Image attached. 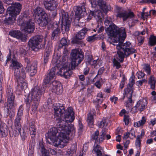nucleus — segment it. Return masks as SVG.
I'll use <instances>...</instances> for the list:
<instances>
[{"instance_id":"a19ab883","label":"nucleus","mask_w":156,"mask_h":156,"mask_svg":"<svg viewBox=\"0 0 156 156\" xmlns=\"http://www.w3.org/2000/svg\"><path fill=\"white\" fill-rule=\"evenodd\" d=\"M50 54L51 52L50 51H46L44 55V61L45 63H46L48 62Z\"/></svg>"},{"instance_id":"c756f323","label":"nucleus","mask_w":156,"mask_h":156,"mask_svg":"<svg viewBox=\"0 0 156 156\" xmlns=\"http://www.w3.org/2000/svg\"><path fill=\"white\" fill-rule=\"evenodd\" d=\"M146 118L144 116H143L141 119L138 122L134 123V126L136 127H138L143 126L146 122Z\"/></svg>"},{"instance_id":"4468645a","label":"nucleus","mask_w":156,"mask_h":156,"mask_svg":"<svg viewBox=\"0 0 156 156\" xmlns=\"http://www.w3.org/2000/svg\"><path fill=\"white\" fill-rule=\"evenodd\" d=\"M116 16L117 17L122 18L123 21H125L128 18H132L134 15L131 11H119L117 12Z\"/></svg>"},{"instance_id":"4be33fe9","label":"nucleus","mask_w":156,"mask_h":156,"mask_svg":"<svg viewBox=\"0 0 156 156\" xmlns=\"http://www.w3.org/2000/svg\"><path fill=\"white\" fill-rule=\"evenodd\" d=\"M36 21L40 26L42 27L45 26L48 23V18L47 16L44 17L40 18Z\"/></svg>"},{"instance_id":"49530a36","label":"nucleus","mask_w":156,"mask_h":156,"mask_svg":"<svg viewBox=\"0 0 156 156\" xmlns=\"http://www.w3.org/2000/svg\"><path fill=\"white\" fill-rule=\"evenodd\" d=\"M23 108L22 105H20L18 110L17 115L21 116L22 115L23 112Z\"/></svg>"},{"instance_id":"338daca9","label":"nucleus","mask_w":156,"mask_h":156,"mask_svg":"<svg viewBox=\"0 0 156 156\" xmlns=\"http://www.w3.org/2000/svg\"><path fill=\"white\" fill-rule=\"evenodd\" d=\"M89 68L87 67H86L84 69L83 73L85 75H87L89 72Z\"/></svg>"},{"instance_id":"0e129e2a","label":"nucleus","mask_w":156,"mask_h":156,"mask_svg":"<svg viewBox=\"0 0 156 156\" xmlns=\"http://www.w3.org/2000/svg\"><path fill=\"white\" fill-rule=\"evenodd\" d=\"M25 63L26 64V66H30V60L28 58H25Z\"/></svg>"},{"instance_id":"dca6fc26","label":"nucleus","mask_w":156,"mask_h":156,"mask_svg":"<svg viewBox=\"0 0 156 156\" xmlns=\"http://www.w3.org/2000/svg\"><path fill=\"white\" fill-rule=\"evenodd\" d=\"M90 13L92 16H94L98 24L101 25L102 24L103 16L100 10H98L95 12L90 11Z\"/></svg>"},{"instance_id":"37998d69","label":"nucleus","mask_w":156,"mask_h":156,"mask_svg":"<svg viewBox=\"0 0 156 156\" xmlns=\"http://www.w3.org/2000/svg\"><path fill=\"white\" fill-rule=\"evenodd\" d=\"M149 44L151 46L156 44V37L154 36H151L150 38Z\"/></svg>"},{"instance_id":"6e6552de","label":"nucleus","mask_w":156,"mask_h":156,"mask_svg":"<svg viewBox=\"0 0 156 156\" xmlns=\"http://www.w3.org/2000/svg\"><path fill=\"white\" fill-rule=\"evenodd\" d=\"M18 24L26 32L28 33L33 32L35 28L34 23L29 17L23 16L17 20Z\"/></svg>"},{"instance_id":"39448f33","label":"nucleus","mask_w":156,"mask_h":156,"mask_svg":"<svg viewBox=\"0 0 156 156\" xmlns=\"http://www.w3.org/2000/svg\"><path fill=\"white\" fill-rule=\"evenodd\" d=\"M105 24L106 26L109 27H105V31L109 37H113L114 36L118 35L119 39L121 37L122 40H124L126 37V34L125 29L124 27L119 28L115 25L112 24V20L110 18H107L105 21Z\"/></svg>"},{"instance_id":"6ab92c4d","label":"nucleus","mask_w":156,"mask_h":156,"mask_svg":"<svg viewBox=\"0 0 156 156\" xmlns=\"http://www.w3.org/2000/svg\"><path fill=\"white\" fill-rule=\"evenodd\" d=\"M0 134L2 136L5 137L8 135L7 126L5 123L2 122L0 120Z\"/></svg>"},{"instance_id":"bb28decb","label":"nucleus","mask_w":156,"mask_h":156,"mask_svg":"<svg viewBox=\"0 0 156 156\" xmlns=\"http://www.w3.org/2000/svg\"><path fill=\"white\" fill-rule=\"evenodd\" d=\"M133 84L129 83L127 86V91H128V93L127 94V96L128 98V101L130 103H131L132 101V91H131V89Z\"/></svg>"},{"instance_id":"8fccbe9b","label":"nucleus","mask_w":156,"mask_h":156,"mask_svg":"<svg viewBox=\"0 0 156 156\" xmlns=\"http://www.w3.org/2000/svg\"><path fill=\"white\" fill-rule=\"evenodd\" d=\"M4 76L3 72L0 69V90L1 89L2 83Z\"/></svg>"},{"instance_id":"423d86ee","label":"nucleus","mask_w":156,"mask_h":156,"mask_svg":"<svg viewBox=\"0 0 156 156\" xmlns=\"http://www.w3.org/2000/svg\"><path fill=\"white\" fill-rule=\"evenodd\" d=\"M41 94L42 91L40 90V87L38 86H36L31 89L27 97H26L25 99V101L27 105H30L31 102L33 103L32 112H34V113L37 110Z\"/></svg>"},{"instance_id":"774afa93","label":"nucleus","mask_w":156,"mask_h":156,"mask_svg":"<svg viewBox=\"0 0 156 156\" xmlns=\"http://www.w3.org/2000/svg\"><path fill=\"white\" fill-rule=\"evenodd\" d=\"M150 15L151 14L154 16H156V11L154 10H151L150 11Z\"/></svg>"},{"instance_id":"13d9d810","label":"nucleus","mask_w":156,"mask_h":156,"mask_svg":"<svg viewBox=\"0 0 156 156\" xmlns=\"http://www.w3.org/2000/svg\"><path fill=\"white\" fill-rule=\"evenodd\" d=\"M20 52L23 56L24 55H25L26 54V50L23 48H20Z\"/></svg>"},{"instance_id":"603ef678","label":"nucleus","mask_w":156,"mask_h":156,"mask_svg":"<svg viewBox=\"0 0 156 156\" xmlns=\"http://www.w3.org/2000/svg\"><path fill=\"white\" fill-rule=\"evenodd\" d=\"M151 94L152 95V101L155 103H156V92L155 91H153L151 92Z\"/></svg>"},{"instance_id":"79ce46f5","label":"nucleus","mask_w":156,"mask_h":156,"mask_svg":"<svg viewBox=\"0 0 156 156\" xmlns=\"http://www.w3.org/2000/svg\"><path fill=\"white\" fill-rule=\"evenodd\" d=\"M102 24H101V25L100 24H98V25L95 31H97V32L98 33L102 32L104 30V27L102 26Z\"/></svg>"},{"instance_id":"864d4df0","label":"nucleus","mask_w":156,"mask_h":156,"mask_svg":"<svg viewBox=\"0 0 156 156\" xmlns=\"http://www.w3.org/2000/svg\"><path fill=\"white\" fill-rule=\"evenodd\" d=\"M95 40L94 36H91L88 37L87 39V41L89 42H92L94 41Z\"/></svg>"},{"instance_id":"0eeeda50","label":"nucleus","mask_w":156,"mask_h":156,"mask_svg":"<svg viewBox=\"0 0 156 156\" xmlns=\"http://www.w3.org/2000/svg\"><path fill=\"white\" fill-rule=\"evenodd\" d=\"M21 5L19 3H15L7 9L6 17L4 20L5 24L12 25L15 23L17 15L21 11Z\"/></svg>"},{"instance_id":"a211bd4d","label":"nucleus","mask_w":156,"mask_h":156,"mask_svg":"<svg viewBox=\"0 0 156 156\" xmlns=\"http://www.w3.org/2000/svg\"><path fill=\"white\" fill-rule=\"evenodd\" d=\"M37 65L35 63L32 64L31 65L26 66L25 68L26 72L28 73L30 75L32 76L35 75L37 72Z\"/></svg>"},{"instance_id":"ddd939ff","label":"nucleus","mask_w":156,"mask_h":156,"mask_svg":"<svg viewBox=\"0 0 156 156\" xmlns=\"http://www.w3.org/2000/svg\"><path fill=\"white\" fill-rule=\"evenodd\" d=\"M6 93L7 105L9 108L11 109L16 105L14 101L15 97L13 94L12 89L10 87L7 88Z\"/></svg>"},{"instance_id":"f8f14e48","label":"nucleus","mask_w":156,"mask_h":156,"mask_svg":"<svg viewBox=\"0 0 156 156\" xmlns=\"http://www.w3.org/2000/svg\"><path fill=\"white\" fill-rule=\"evenodd\" d=\"M147 104V100L146 99L140 100L137 102L136 105L132 108L131 110L134 113L138 111L142 112L146 108Z\"/></svg>"},{"instance_id":"f257e3e1","label":"nucleus","mask_w":156,"mask_h":156,"mask_svg":"<svg viewBox=\"0 0 156 156\" xmlns=\"http://www.w3.org/2000/svg\"><path fill=\"white\" fill-rule=\"evenodd\" d=\"M72 61L68 64L66 61L67 56H63L62 61L59 60L60 55L55 53L52 58L51 63L54 66L50 70L49 74L47 75L44 80V83L47 84V86L51 92L60 95L62 92V87L60 83L56 80L52 81L55 78V73H57L65 78H68L72 74L70 69L73 70L83 60V58L81 49L73 50L71 53Z\"/></svg>"},{"instance_id":"f704fd0d","label":"nucleus","mask_w":156,"mask_h":156,"mask_svg":"<svg viewBox=\"0 0 156 156\" xmlns=\"http://www.w3.org/2000/svg\"><path fill=\"white\" fill-rule=\"evenodd\" d=\"M156 81L154 77L152 76L149 79V84L150 85L152 89H154L155 87Z\"/></svg>"},{"instance_id":"052dcab7","label":"nucleus","mask_w":156,"mask_h":156,"mask_svg":"<svg viewBox=\"0 0 156 156\" xmlns=\"http://www.w3.org/2000/svg\"><path fill=\"white\" fill-rule=\"evenodd\" d=\"M4 11V9L3 6L2 2L0 0V14L2 13Z\"/></svg>"},{"instance_id":"09e8293b","label":"nucleus","mask_w":156,"mask_h":156,"mask_svg":"<svg viewBox=\"0 0 156 156\" xmlns=\"http://www.w3.org/2000/svg\"><path fill=\"white\" fill-rule=\"evenodd\" d=\"M41 152L42 155L44 156H48L49 155L48 151L43 147L41 148Z\"/></svg>"},{"instance_id":"a18cd8bd","label":"nucleus","mask_w":156,"mask_h":156,"mask_svg":"<svg viewBox=\"0 0 156 156\" xmlns=\"http://www.w3.org/2000/svg\"><path fill=\"white\" fill-rule=\"evenodd\" d=\"M136 75L138 79H141L144 76L145 74L142 72L138 71L136 73Z\"/></svg>"},{"instance_id":"c9c22d12","label":"nucleus","mask_w":156,"mask_h":156,"mask_svg":"<svg viewBox=\"0 0 156 156\" xmlns=\"http://www.w3.org/2000/svg\"><path fill=\"white\" fill-rule=\"evenodd\" d=\"M89 1L91 4L92 7H95L97 5H98L99 6L100 9L102 10L104 12H105L108 11H104L103 9H102L101 8L100 6L99 5L98 3V2H100L99 0L97 2H96V0H89Z\"/></svg>"},{"instance_id":"2eb2a0df","label":"nucleus","mask_w":156,"mask_h":156,"mask_svg":"<svg viewBox=\"0 0 156 156\" xmlns=\"http://www.w3.org/2000/svg\"><path fill=\"white\" fill-rule=\"evenodd\" d=\"M33 12V15L34 16V19L35 21L42 17H44L47 15L43 9L39 7L35 9Z\"/></svg>"},{"instance_id":"393cba45","label":"nucleus","mask_w":156,"mask_h":156,"mask_svg":"<svg viewBox=\"0 0 156 156\" xmlns=\"http://www.w3.org/2000/svg\"><path fill=\"white\" fill-rule=\"evenodd\" d=\"M21 118V116H17L15 122V125L16 129L19 132V133H20L21 130V125L20 121Z\"/></svg>"},{"instance_id":"72a5a7b5","label":"nucleus","mask_w":156,"mask_h":156,"mask_svg":"<svg viewBox=\"0 0 156 156\" xmlns=\"http://www.w3.org/2000/svg\"><path fill=\"white\" fill-rule=\"evenodd\" d=\"M107 133L106 129H102L100 133V135L99 138V141L102 142L105 139L106 135Z\"/></svg>"},{"instance_id":"f3484780","label":"nucleus","mask_w":156,"mask_h":156,"mask_svg":"<svg viewBox=\"0 0 156 156\" xmlns=\"http://www.w3.org/2000/svg\"><path fill=\"white\" fill-rule=\"evenodd\" d=\"M9 34L11 36L20 39L22 41H25L27 40V38L25 35L22 34L20 31H10Z\"/></svg>"},{"instance_id":"9d476101","label":"nucleus","mask_w":156,"mask_h":156,"mask_svg":"<svg viewBox=\"0 0 156 156\" xmlns=\"http://www.w3.org/2000/svg\"><path fill=\"white\" fill-rule=\"evenodd\" d=\"M43 37L37 35L31 37L29 41L28 45L33 50L37 48L43 41Z\"/></svg>"},{"instance_id":"bf43d9fd","label":"nucleus","mask_w":156,"mask_h":156,"mask_svg":"<svg viewBox=\"0 0 156 156\" xmlns=\"http://www.w3.org/2000/svg\"><path fill=\"white\" fill-rule=\"evenodd\" d=\"M129 132H126L124 134V136L123 137V142H124L125 140L129 137Z\"/></svg>"},{"instance_id":"58836bf2","label":"nucleus","mask_w":156,"mask_h":156,"mask_svg":"<svg viewBox=\"0 0 156 156\" xmlns=\"http://www.w3.org/2000/svg\"><path fill=\"white\" fill-rule=\"evenodd\" d=\"M143 66L145 71L148 74H150L151 72L150 65L148 64H144L143 65Z\"/></svg>"},{"instance_id":"de8ad7c7","label":"nucleus","mask_w":156,"mask_h":156,"mask_svg":"<svg viewBox=\"0 0 156 156\" xmlns=\"http://www.w3.org/2000/svg\"><path fill=\"white\" fill-rule=\"evenodd\" d=\"M129 116L128 115H124L123 120L126 125H128L129 123Z\"/></svg>"},{"instance_id":"2f4dec72","label":"nucleus","mask_w":156,"mask_h":156,"mask_svg":"<svg viewBox=\"0 0 156 156\" xmlns=\"http://www.w3.org/2000/svg\"><path fill=\"white\" fill-rule=\"evenodd\" d=\"M99 134V131L97 130L91 136V139L92 140H95V143H100L101 142L99 141L98 137Z\"/></svg>"},{"instance_id":"c85d7f7f","label":"nucleus","mask_w":156,"mask_h":156,"mask_svg":"<svg viewBox=\"0 0 156 156\" xmlns=\"http://www.w3.org/2000/svg\"><path fill=\"white\" fill-rule=\"evenodd\" d=\"M53 26L56 29L54 30L52 33V35L53 37L57 36L60 33V29L58 28V23L57 22L53 24Z\"/></svg>"},{"instance_id":"a878e982","label":"nucleus","mask_w":156,"mask_h":156,"mask_svg":"<svg viewBox=\"0 0 156 156\" xmlns=\"http://www.w3.org/2000/svg\"><path fill=\"white\" fill-rule=\"evenodd\" d=\"M34 143V139L33 138L32 139L30 144L29 149L28 150V156H33Z\"/></svg>"},{"instance_id":"9b49d317","label":"nucleus","mask_w":156,"mask_h":156,"mask_svg":"<svg viewBox=\"0 0 156 156\" xmlns=\"http://www.w3.org/2000/svg\"><path fill=\"white\" fill-rule=\"evenodd\" d=\"M44 3L46 9L51 11H54L52 15L53 16H55L57 14L56 10L57 5L55 1L54 0H44Z\"/></svg>"},{"instance_id":"1a4fd4ad","label":"nucleus","mask_w":156,"mask_h":156,"mask_svg":"<svg viewBox=\"0 0 156 156\" xmlns=\"http://www.w3.org/2000/svg\"><path fill=\"white\" fill-rule=\"evenodd\" d=\"M60 20L62 22L61 28L62 31L64 32L68 31L71 21L68 17V13L63 11L60 14Z\"/></svg>"},{"instance_id":"e2e57ef3","label":"nucleus","mask_w":156,"mask_h":156,"mask_svg":"<svg viewBox=\"0 0 156 156\" xmlns=\"http://www.w3.org/2000/svg\"><path fill=\"white\" fill-rule=\"evenodd\" d=\"M124 146L125 148H127L128 147V145L130 143V141L129 140H125L124 142Z\"/></svg>"},{"instance_id":"20e7f679","label":"nucleus","mask_w":156,"mask_h":156,"mask_svg":"<svg viewBox=\"0 0 156 156\" xmlns=\"http://www.w3.org/2000/svg\"><path fill=\"white\" fill-rule=\"evenodd\" d=\"M11 66L15 69L14 76L17 80L16 92H20L21 90L26 89L27 84L25 78L26 77L25 68H23L20 72L18 69L21 68L22 65L16 60L12 59Z\"/></svg>"},{"instance_id":"e433bc0d","label":"nucleus","mask_w":156,"mask_h":156,"mask_svg":"<svg viewBox=\"0 0 156 156\" xmlns=\"http://www.w3.org/2000/svg\"><path fill=\"white\" fill-rule=\"evenodd\" d=\"M97 124L99 128H102L107 125L106 121L105 119H103L101 121H98V122Z\"/></svg>"},{"instance_id":"4c0bfd02","label":"nucleus","mask_w":156,"mask_h":156,"mask_svg":"<svg viewBox=\"0 0 156 156\" xmlns=\"http://www.w3.org/2000/svg\"><path fill=\"white\" fill-rule=\"evenodd\" d=\"M77 149V145L74 144L72 145L69 149L68 150L70 154H73L76 152Z\"/></svg>"},{"instance_id":"3c124183","label":"nucleus","mask_w":156,"mask_h":156,"mask_svg":"<svg viewBox=\"0 0 156 156\" xmlns=\"http://www.w3.org/2000/svg\"><path fill=\"white\" fill-rule=\"evenodd\" d=\"M141 16L143 19H146L149 16H150V15L149 12H143L141 14Z\"/></svg>"},{"instance_id":"6e6d98bb","label":"nucleus","mask_w":156,"mask_h":156,"mask_svg":"<svg viewBox=\"0 0 156 156\" xmlns=\"http://www.w3.org/2000/svg\"><path fill=\"white\" fill-rule=\"evenodd\" d=\"M67 41L65 38H62L61 40L60 44L62 45V46H65L67 44Z\"/></svg>"},{"instance_id":"f03ea898","label":"nucleus","mask_w":156,"mask_h":156,"mask_svg":"<svg viewBox=\"0 0 156 156\" xmlns=\"http://www.w3.org/2000/svg\"><path fill=\"white\" fill-rule=\"evenodd\" d=\"M55 115L57 122V129L51 128L46 135L55 147H63L68 142L70 134L75 132L73 126L69 123L72 122L75 117L72 108H68L66 112L61 104H56L54 106Z\"/></svg>"},{"instance_id":"69168bd1","label":"nucleus","mask_w":156,"mask_h":156,"mask_svg":"<svg viewBox=\"0 0 156 156\" xmlns=\"http://www.w3.org/2000/svg\"><path fill=\"white\" fill-rule=\"evenodd\" d=\"M95 85L99 89L100 88L101 85V83L99 81H97L95 83Z\"/></svg>"},{"instance_id":"5701e85b","label":"nucleus","mask_w":156,"mask_h":156,"mask_svg":"<svg viewBox=\"0 0 156 156\" xmlns=\"http://www.w3.org/2000/svg\"><path fill=\"white\" fill-rule=\"evenodd\" d=\"M87 31V28H83L76 34L75 36L76 38L80 40L84 38L85 37V34Z\"/></svg>"},{"instance_id":"aec40b11","label":"nucleus","mask_w":156,"mask_h":156,"mask_svg":"<svg viewBox=\"0 0 156 156\" xmlns=\"http://www.w3.org/2000/svg\"><path fill=\"white\" fill-rule=\"evenodd\" d=\"M74 11L75 12V15L80 17L82 14L85 11V9L83 5L81 6H76L74 8Z\"/></svg>"},{"instance_id":"473e14b6","label":"nucleus","mask_w":156,"mask_h":156,"mask_svg":"<svg viewBox=\"0 0 156 156\" xmlns=\"http://www.w3.org/2000/svg\"><path fill=\"white\" fill-rule=\"evenodd\" d=\"M94 118L93 115L91 113H89L87 115V122L88 125L92 127L94 123Z\"/></svg>"},{"instance_id":"4d7b16f0","label":"nucleus","mask_w":156,"mask_h":156,"mask_svg":"<svg viewBox=\"0 0 156 156\" xmlns=\"http://www.w3.org/2000/svg\"><path fill=\"white\" fill-rule=\"evenodd\" d=\"M110 100L112 102H114V104H116V101L118 100V98L117 97H115V96H113V97H111L110 98Z\"/></svg>"},{"instance_id":"ea45409f","label":"nucleus","mask_w":156,"mask_h":156,"mask_svg":"<svg viewBox=\"0 0 156 156\" xmlns=\"http://www.w3.org/2000/svg\"><path fill=\"white\" fill-rule=\"evenodd\" d=\"M141 135H138L137 136L135 144L136 148H139L140 146V139L141 138Z\"/></svg>"},{"instance_id":"c03bdc74","label":"nucleus","mask_w":156,"mask_h":156,"mask_svg":"<svg viewBox=\"0 0 156 156\" xmlns=\"http://www.w3.org/2000/svg\"><path fill=\"white\" fill-rule=\"evenodd\" d=\"M113 62L114 66L116 67L117 69H119L121 67L120 62H118L115 58L113 59Z\"/></svg>"},{"instance_id":"cd10ccee","label":"nucleus","mask_w":156,"mask_h":156,"mask_svg":"<svg viewBox=\"0 0 156 156\" xmlns=\"http://www.w3.org/2000/svg\"><path fill=\"white\" fill-rule=\"evenodd\" d=\"M104 0H99L100 2L98 3L101 8L104 11L109 10L111 9V6L110 5H107L105 2Z\"/></svg>"},{"instance_id":"7ed1b4c3","label":"nucleus","mask_w":156,"mask_h":156,"mask_svg":"<svg viewBox=\"0 0 156 156\" xmlns=\"http://www.w3.org/2000/svg\"><path fill=\"white\" fill-rule=\"evenodd\" d=\"M118 35L114 36L113 37H109L108 41L110 44L116 46V48L118 50L117 51V58L120 62H123L124 58L128 56L130 54L135 53L136 50L133 48H130L131 43L129 42H126L123 43L122 41L124 40H122L120 37L119 39H118L119 37Z\"/></svg>"},{"instance_id":"412c9836","label":"nucleus","mask_w":156,"mask_h":156,"mask_svg":"<svg viewBox=\"0 0 156 156\" xmlns=\"http://www.w3.org/2000/svg\"><path fill=\"white\" fill-rule=\"evenodd\" d=\"M34 124V122L33 121H31L29 123V130L30 134L32 138L34 137L37 133Z\"/></svg>"},{"instance_id":"7c9ffc66","label":"nucleus","mask_w":156,"mask_h":156,"mask_svg":"<svg viewBox=\"0 0 156 156\" xmlns=\"http://www.w3.org/2000/svg\"><path fill=\"white\" fill-rule=\"evenodd\" d=\"M96 99V102L98 103V104L97 105H96V108L98 109L99 104H101L103 100V96L101 92H100L98 94Z\"/></svg>"},{"instance_id":"b1692460","label":"nucleus","mask_w":156,"mask_h":156,"mask_svg":"<svg viewBox=\"0 0 156 156\" xmlns=\"http://www.w3.org/2000/svg\"><path fill=\"white\" fill-rule=\"evenodd\" d=\"M99 144L98 143H95L93 150L98 156H101L102 155L103 150L98 144Z\"/></svg>"},{"instance_id":"680f3d73","label":"nucleus","mask_w":156,"mask_h":156,"mask_svg":"<svg viewBox=\"0 0 156 156\" xmlns=\"http://www.w3.org/2000/svg\"><path fill=\"white\" fill-rule=\"evenodd\" d=\"M150 122V125L152 126L156 124V118L151 119Z\"/></svg>"},{"instance_id":"5fc2aeb1","label":"nucleus","mask_w":156,"mask_h":156,"mask_svg":"<svg viewBox=\"0 0 156 156\" xmlns=\"http://www.w3.org/2000/svg\"><path fill=\"white\" fill-rule=\"evenodd\" d=\"M137 40L139 44L140 45H141L144 41V38L142 36H139L137 37Z\"/></svg>"}]
</instances>
